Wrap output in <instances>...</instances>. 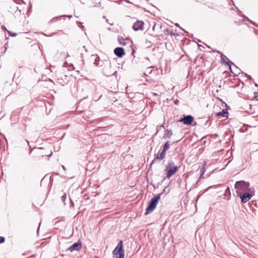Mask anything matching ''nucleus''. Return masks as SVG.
Segmentation results:
<instances>
[{
	"mask_svg": "<svg viewBox=\"0 0 258 258\" xmlns=\"http://www.w3.org/2000/svg\"><path fill=\"white\" fill-rule=\"evenodd\" d=\"M122 243V241L120 240L113 250V258H124V251L123 249Z\"/></svg>",
	"mask_w": 258,
	"mask_h": 258,
	"instance_id": "2",
	"label": "nucleus"
},
{
	"mask_svg": "<svg viewBox=\"0 0 258 258\" xmlns=\"http://www.w3.org/2000/svg\"><path fill=\"white\" fill-rule=\"evenodd\" d=\"M165 157V152L164 151H162L161 153H158L156 155V159L159 160H162Z\"/></svg>",
	"mask_w": 258,
	"mask_h": 258,
	"instance_id": "11",
	"label": "nucleus"
},
{
	"mask_svg": "<svg viewBox=\"0 0 258 258\" xmlns=\"http://www.w3.org/2000/svg\"><path fill=\"white\" fill-rule=\"evenodd\" d=\"M172 135V132L171 130H167L165 131V133L163 136V138H170Z\"/></svg>",
	"mask_w": 258,
	"mask_h": 258,
	"instance_id": "10",
	"label": "nucleus"
},
{
	"mask_svg": "<svg viewBox=\"0 0 258 258\" xmlns=\"http://www.w3.org/2000/svg\"><path fill=\"white\" fill-rule=\"evenodd\" d=\"M235 188L238 196L244 192H250L251 189L249 188V183L244 180L237 181L235 184Z\"/></svg>",
	"mask_w": 258,
	"mask_h": 258,
	"instance_id": "1",
	"label": "nucleus"
},
{
	"mask_svg": "<svg viewBox=\"0 0 258 258\" xmlns=\"http://www.w3.org/2000/svg\"><path fill=\"white\" fill-rule=\"evenodd\" d=\"M245 76L247 77L248 79H251V77L247 74H245Z\"/></svg>",
	"mask_w": 258,
	"mask_h": 258,
	"instance_id": "21",
	"label": "nucleus"
},
{
	"mask_svg": "<svg viewBox=\"0 0 258 258\" xmlns=\"http://www.w3.org/2000/svg\"><path fill=\"white\" fill-rule=\"evenodd\" d=\"M205 164H204L203 166V167L200 169V177L199 179V180L201 179V178L202 177V176L204 174L206 169L205 168Z\"/></svg>",
	"mask_w": 258,
	"mask_h": 258,
	"instance_id": "15",
	"label": "nucleus"
},
{
	"mask_svg": "<svg viewBox=\"0 0 258 258\" xmlns=\"http://www.w3.org/2000/svg\"><path fill=\"white\" fill-rule=\"evenodd\" d=\"M221 59H222V62L223 63H225L227 65H228L229 69H231V66H230V64L228 62H227L225 61V59H227V57L225 55H224L223 54H221Z\"/></svg>",
	"mask_w": 258,
	"mask_h": 258,
	"instance_id": "13",
	"label": "nucleus"
},
{
	"mask_svg": "<svg viewBox=\"0 0 258 258\" xmlns=\"http://www.w3.org/2000/svg\"><path fill=\"white\" fill-rule=\"evenodd\" d=\"M114 54L119 57H122L124 54V50L122 47H117L114 50Z\"/></svg>",
	"mask_w": 258,
	"mask_h": 258,
	"instance_id": "9",
	"label": "nucleus"
},
{
	"mask_svg": "<svg viewBox=\"0 0 258 258\" xmlns=\"http://www.w3.org/2000/svg\"><path fill=\"white\" fill-rule=\"evenodd\" d=\"M57 17H56V18H53L51 20V21H53L54 19H57Z\"/></svg>",
	"mask_w": 258,
	"mask_h": 258,
	"instance_id": "24",
	"label": "nucleus"
},
{
	"mask_svg": "<svg viewBox=\"0 0 258 258\" xmlns=\"http://www.w3.org/2000/svg\"><path fill=\"white\" fill-rule=\"evenodd\" d=\"M66 198H67V195L66 194H64L61 198V201L64 203L66 200Z\"/></svg>",
	"mask_w": 258,
	"mask_h": 258,
	"instance_id": "18",
	"label": "nucleus"
},
{
	"mask_svg": "<svg viewBox=\"0 0 258 258\" xmlns=\"http://www.w3.org/2000/svg\"><path fill=\"white\" fill-rule=\"evenodd\" d=\"M144 23L142 21L137 20L133 25V29L134 31L143 30Z\"/></svg>",
	"mask_w": 258,
	"mask_h": 258,
	"instance_id": "6",
	"label": "nucleus"
},
{
	"mask_svg": "<svg viewBox=\"0 0 258 258\" xmlns=\"http://www.w3.org/2000/svg\"><path fill=\"white\" fill-rule=\"evenodd\" d=\"M194 120V117L191 115H187L179 119V121L183 122L184 124L190 125Z\"/></svg>",
	"mask_w": 258,
	"mask_h": 258,
	"instance_id": "7",
	"label": "nucleus"
},
{
	"mask_svg": "<svg viewBox=\"0 0 258 258\" xmlns=\"http://www.w3.org/2000/svg\"><path fill=\"white\" fill-rule=\"evenodd\" d=\"M5 239L4 237L0 236V243L4 242Z\"/></svg>",
	"mask_w": 258,
	"mask_h": 258,
	"instance_id": "19",
	"label": "nucleus"
},
{
	"mask_svg": "<svg viewBox=\"0 0 258 258\" xmlns=\"http://www.w3.org/2000/svg\"><path fill=\"white\" fill-rule=\"evenodd\" d=\"M169 142H167L164 145V148L163 149V151H164L165 152L169 148Z\"/></svg>",
	"mask_w": 258,
	"mask_h": 258,
	"instance_id": "16",
	"label": "nucleus"
},
{
	"mask_svg": "<svg viewBox=\"0 0 258 258\" xmlns=\"http://www.w3.org/2000/svg\"><path fill=\"white\" fill-rule=\"evenodd\" d=\"M11 35L12 36H16L17 34V33H13V34H11Z\"/></svg>",
	"mask_w": 258,
	"mask_h": 258,
	"instance_id": "20",
	"label": "nucleus"
},
{
	"mask_svg": "<svg viewBox=\"0 0 258 258\" xmlns=\"http://www.w3.org/2000/svg\"><path fill=\"white\" fill-rule=\"evenodd\" d=\"M117 40H118V42H119V43L120 44L122 45H126V43L125 42V40H124V38L122 36H119L118 37Z\"/></svg>",
	"mask_w": 258,
	"mask_h": 258,
	"instance_id": "14",
	"label": "nucleus"
},
{
	"mask_svg": "<svg viewBox=\"0 0 258 258\" xmlns=\"http://www.w3.org/2000/svg\"><path fill=\"white\" fill-rule=\"evenodd\" d=\"M165 171L166 172V178L169 179L177 171V167L173 162L171 161L166 164Z\"/></svg>",
	"mask_w": 258,
	"mask_h": 258,
	"instance_id": "3",
	"label": "nucleus"
},
{
	"mask_svg": "<svg viewBox=\"0 0 258 258\" xmlns=\"http://www.w3.org/2000/svg\"><path fill=\"white\" fill-rule=\"evenodd\" d=\"M159 199L160 195H157L151 200L150 204L146 209L145 215L151 213L156 208Z\"/></svg>",
	"mask_w": 258,
	"mask_h": 258,
	"instance_id": "4",
	"label": "nucleus"
},
{
	"mask_svg": "<svg viewBox=\"0 0 258 258\" xmlns=\"http://www.w3.org/2000/svg\"><path fill=\"white\" fill-rule=\"evenodd\" d=\"M228 113L227 111H225V110H223L222 111L219 112L217 113L216 115L218 116H222L224 117H227V115Z\"/></svg>",
	"mask_w": 258,
	"mask_h": 258,
	"instance_id": "12",
	"label": "nucleus"
},
{
	"mask_svg": "<svg viewBox=\"0 0 258 258\" xmlns=\"http://www.w3.org/2000/svg\"><path fill=\"white\" fill-rule=\"evenodd\" d=\"M254 195V191L252 189H251L250 192H244L243 194H240L238 196L240 198L242 203H246L251 198L252 196Z\"/></svg>",
	"mask_w": 258,
	"mask_h": 258,
	"instance_id": "5",
	"label": "nucleus"
},
{
	"mask_svg": "<svg viewBox=\"0 0 258 258\" xmlns=\"http://www.w3.org/2000/svg\"><path fill=\"white\" fill-rule=\"evenodd\" d=\"M175 25H176V26H177V27H180V26H179V24H175Z\"/></svg>",
	"mask_w": 258,
	"mask_h": 258,
	"instance_id": "22",
	"label": "nucleus"
},
{
	"mask_svg": "<svg viewBox=\"0 0 258 258\" xmlns=\"http://www.w3.org/2000/svg\"><path fill=\"white\" fill-rule=\"evenodd\" d=\"M152 72V69L151 68H148L145 72L144 73V75L147 76V74H150Z\"/></svg>",
	"mask_w": 258,
	"mask_h": 258,
	"instance_id": "17",
	"label": "nucleus"
},
{
	"mask_svg": "<svg viewBox=\"0 0 258 258\" xmlns=\"http://www.w3.org/2000/svg\"><path fill=\"white\" fill-rule=\"evenodd\" d=\"M155 160H156V159H154V160L152 161V163H151V164H152L153 162H154Z\"/></svg>",
	"mask_w": 258,
	"mask_h": 258,
	"instance_id": "23",
	"label": "nucleus"
},
{
	"mask_svg": "<svg viewBox=\"0 0 258 258\" xmlns=\"http://www.w3.org/2000/svg\"><path fill=\"white\" fill-rule=\"evenodd\" d=\"M82 247V243L80 242L74 243L71 246H70L68 250L71 251H73L74 250H79Z\"/></svg>",
	"mask_w": 258,
	"mask_h": 258,
	"instance_id": "8",
	"label": "nucleus"
}]
</instances>
